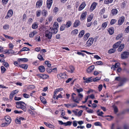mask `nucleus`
<instances>
[{
  "instance_id": "obj_4",
  "label": "nucleus",
  "mask_w": 129,
  "mask_h": 129,
  "mask_svg": "<svg viewBox=\"0 0 129 129\" xmlns=\"http://www.w3.org/2000/svg\"><path fill=\"white\" fill-rule=\"evenodd\" d=\"M129 55V52L124 51L121 54V57L122 59H125L128 57Z\"/></svg>"
},
{
  "instance_id": "obj_57",
  "label": "nucleus",
  "mask_w": 129,
  "mask_h": 129,
  "mask_svg": "<svg viewBox=\"0 0 129 129\" xmlns=\"http://www.w3.org/2000/svg\"><path fill=\"white\" fill-rule=\"evenodd\" d=\"M120 66V64L119 63H117L114 64V67L116 68H118Z\"/></svg>"
},
{
  "instance_id": "obj_43",
  "label": "nucleus",
  "mask_w": 129,
  "mask_h": 129,
  "mask_svg": "<svg viewBox=\"0 0 129 129\" xmlns=\"http://www.w3.org/2000/svg\"><path fill=\"white\" fill-rule=\"evenodd\" d=\"M76 90L77 91V92L78 93V94L81 93H80V92H82L83 90V88H80L79 89H76Z\"/></svg>"
},
{
  "instance_id": "obj_33",
  "label": "nucleus",
  "mask_w": 129,
  "mask_h": 129,
  "mask_svg": "<svg viewBox=\"0 0 129 129\" xmlns=\"http://www.w3.org/2000/svg\"><path fill=\"white\" fill-rule=\"evenodd\" d=\"M107 22H105L103 23L102 25V29H104L106 27L107 25Z\"/></svg>"
},
{
  "instance_id": "obj_9",
  "label": "nucleus",
  "mask_w": 129,
  "mask_h": 129,
  "mask_svg": "<svg viewBox=\"0 0 129 129\" xmlns=\"http://www.w3.org/2000/svg\"><path fill=\"white\" fill-rule=\"evenodd\" d=\"M42 0H39L36 3V7L37 8H40L42 5L43 3Z\"/></svg>"
},
{
  "instance_id": "obj_49",
  "label": "nucleus",
  "mask_w": 129,
  "mask_h": 129,
  "mask_svg": "<svg viewBox=\"0 0 129 129\" xmlns=\"http://www.w3.org/2000/svg\"><path fill=\"white\" fill-rule=\"evenodd\" d=\"M7 13L10 17H11L13 14L12 10L11 9L10 10L8 11Z\"/></svg>"
},
{
  "instance_id": "obj_44",
  "label": "nucleus",
  "mask_w": 129,
  "mask_h": 129,
  "mask_svg": "<svg viewBox=\"0 0 129 129\" xmlns=\"http://www.w3.org/2000/svg\"><path fill=\"white\" fill-rule=\"evenodd\" d=\"M113 0H105L104 3L106 4H108L112 2Z\"/></svg>"
},
{
  "instance_id": "obj_21",
  "label": "nucleus",
  "mask_w": 129,
  "mask_h": 129,
  "mask_svg": "<svg viewBox=\"0 0 129 129\" xmlns=\"http://www.w3.org/2000/svg\"><path fill=\"white\" fill-rule=\"evenodd\" d=\"M124 47V44H123L121 45L117 49V50L119 52H121L122 50Z\"/></svg>"
},
{
  "instance_id": "obj_51",
  "label": "nucleus",
  "mask_w": 129,
  "mask_h": 129,
  "mask_svg": "<svg viewBox=\"0 0 129 129\" xmlns=\"http://www.w3.org/2000/svg\"><path fill=\"white\" fill-rule=\"evenodd\" d=\"M91 77L87 78L86 80L84 81V82L88 83L89 82H92V80L91 78Z\"/></svg>"
},
{
  "instance_id": "obj_32",
  "label": "nucleus",
  "mask_w": 129,
  "mask_h": 129,
  "mask_svg": "<svg viewBox=\"0 0 129 129\" xmlns=\"http://www.w3.org/2000/svg\"><path fill=\"white\" fill-rule=\"evenodd\" d=\"M93 16L92 15H91L89 16L87 18V22H89L91 21L93 18Z\"/></svg>"
},
{
  "instance_id": "obj_24",
  "label": "nucleus",
  "mask_w": 129,
  "mask_h": 129,
  "mask_svg": "<svg viewBox=\"0 0 129 129\" xmlns=\"http://www.w3.org/2000/svg\"><path fill=\"white\" fill-rule=\"evenodd\" d=\"M111 13L113 15H115L117 13L118 11L116 9H114L111 10Z\"/></svg>"
},
{
  "instance_id": "obj_3",
  "label": "nucleus",
  "mask_w": 129,
  "mask_h": 129,
  "mask_svg": "<svg viewBox=\"0 0 129 129\" xmlns=\"http://www.w3.org/2000/svg\"><path fill=\"white\" fill-rule=\"evenodd\" d=\"M45 36L48 39H51L52 36V34L51 32V28H49L48 29L46 30L45 31Z\"/></svg>"
},
{
  "instance_id": "obj_30",
  "label": "nucleus",
  "mask_w": 129,
  "mask_h": 129,
  "mask_svg": "<svg viewBox=\"0 0 129 129\" xmlns=\"http://www.w3.org/2000/svg\"><path fill=\"white\" fill-rule=\"evenodd\" d=\"M28 61V59L26 58H18V62H20L21 61L26 62Z\"/></svg>"
},
{
  "instance_id": "obj_12",
  "label": "nucleus",
  "mask_w": 129,
  "mask_h": 129,
  "mask_svg": "<svg viewBox=\"0 0 129 129\" xmlns=\"http://www.w3.org/2000/svg\"><path fill=\"white\" fill-rule=\"evenodd\" d=\"M110 35H111L113 34L114 33V28L113 27H111L107 29Z\"/></svg>"
},
{
  "instance_id": "obj_62",
  "label": "nucleus",
  "mask_w": 129,
  "mask_h": 129,
  "mask_svg": "<svg viewBox=\"0 0 129 129\" xmlns=\"http://www.w3.org/2000/svg\"><path fill=\"white\" fill-rule=\"evenodd\" d=\"M46 71L48 73H50L52 72V70L50 69V68H47L46 69Z\"/></svg>"
},
{
  "instance_id": "obj_37",
  "label": "nucleus",
  "mask_w": 129,
  "mask_h": 129,
  "mask_svg": "<svg viewBox=\"0 0 129 129\" xmlns=\"http://www.w3.org/2000/svg\"><path fill=\"white\" fill-rule=\"evenodd\" d=\"M30 49L26 47H24L21 50L20 52L24 51H29Z\"/></svg>"
},
{
  "instance_id": "obj_48",
  "label": "nucleus",
  "mask_w": 129,
  "mask_h": 129,
  "mask_svg": "<svg viewBox=\"0 0 129 129\" xmlns=\"http://www.w3.org/2000/svg\"><path fill=\"white\" fill-rule=\"evenodd\" d=\"M116 20L115 19H112L110 22V24L111 25L114 24L116 22Z\"/></svg>"
},
{
  "instance_id": "obj_39",
  "label": "nucleus",
  "mask_w": 129,
  "mask_h": 129,
  "mask_svg": "<svg viewBox=\"0 0 129 129\" xmlns=\"http://www.w3.org/2000/svg\"><path fill=\"white\" fill-rule=\"evenodd\" d=\"M69 68L71 70L70 72L71 73H73L75 70L74 67L73 66H70L69 67Z\"/></svg>"
},
{
  "instance_id": "obj_54",
  "label": "nucleus",
  "mask_w": 129,
  "mask_h": 129,
  "mask_svg": "<svg viewBox=\"0 0 129 129\" xmlns=\"http://www.w3.org/2000/svg\"><path fill=\"white\" fill-rule=\"evenodd\" d=\"M114 109V111L115 113H116L118 112V109L117 107L116 106H114L113 107Z\"/></svg>"
},
{
  "instance_id": "obj_1",
  "label": "nucleus",
  "mask_w": 129,
  "mask_h": 129,
  "mask_svg": "<svg viewBox=\"0 0 129 129\" xmlns=\"http://www.w3.org/2000/svg\"><path fill=\"white\" fill-rule=\"evenodd\" d=\"M74 95H76V94L74 93H72V99L74 102L77 103H79V102L82 100L83 97V94L81 93L78 94L77 97H75Z\"/></svg>"
},
{
  "instance_id": "obj_56",
  "label": "nucleus",
  "mask_w": 129,
  "mask_h": 129,
  "mask_svg": "<svg viewBox=\"0 0 129 129\" xmlns=\"http://www.w3.org/2000/svg\"><path fill=\"white\" fill-rule=\"evenodd\" d=\"M9 123H4L1 124V126L2 127H5L7 126L9 124Z\"/></svg>"
},
{
  "instance_id": "obj_45",
  "label": "nucleus",
  "mask_w": 129,
  "mask_h": 129,
  "mask_svg": "<svg viewBox=\"0 0 129 129\" xmlns=\"http://www.w3.org/2000/svg\"><path fill=\"white\" fill-rule=\"evenodd\" d=\"M9 28V26L8 24L4 25L3 26V28L5 30H7Z\"/></svg>"
},
{
  "instance_id": "obj_18",
  "label": "nucleus",
  "mask_w": 129,
  "mask_h": 129,
  "mask_svg": "<svg viewBox=\"0 0 129 129\" xmlns=\"http://www.w3.org/2000/svg\"><path fill=\"white\" fill-rule=\"evenodd\" d=\"M44 123L47 127L49 128H53L54 127V126L53 125L49 123L44 122Z\"/></svg>"
},
{
  "instance_id": "obj_29",
  "label": "nucleus",
  "mask_w": 129,
  "mask_h": 129,
  "mask_svg": "<svg viewBox=\"0 0 129 129\" xmlns=\"http://www.w3.org/2000/svg\"><path fill=\"white\" fill-rule=\"evenodd\" d=\"M90 36V34L89 33H87L84 36V39L85 41L87 40L88 39Z\"/></svg>"
},
{
  "instance_id": "obj_36",
  "label": "nucleus",
  "mask_w": 129,
  "mask_h": 129,
  "mask_svg": "<svg viewBox=\"0 0 129 129\" xmlns=\"http://www.w3.org/2000/svg\"><path fill=\"white\" fill-rule=\"evenodd\" d=\"M93 63L95 65L97 64L98 65H102L103 64V62L101 61H97L96 62H94Z\"/></svg>"
},
{
  "instance_id": "obj_6",
  "label": "nucleus",
  "mask_w": 129,
  "mask_h": 129,
  "mask_svg": "<svg viewBox=\"0 0 129 129\" xmlns=\"http://www.w3.org/2000/svg\"><path fill=\"white\" fill-rule=\"evenodd\" d=\"M94 39L93 38H89L86 42V45L87 46L90 47L93 44Z\"/></svg>"
},
{
  "instance_id": "obj_63",
  "label": "nucleus",
  "mask_w": 129,
  "mask_h": 129,
  "mask_svg": "<svg viewBox=\"0 0 129 129\" xmlns=\"http://www.w3.org/2000/svg\"><path fill=\"white\" fill-rule=\"evenodd\" d=\"M8 0H2V2L3 5L6 4L8 2Z\"/></svg>"
},
{
  "instance_id": "obj_8",
  "label": "nucleus",
  "mask_w": 129,
  "mask_h": 129,
  "mask_svg": "<svg viewBox=\"0 0 129 129\" xmlns=\"http://www.w3.org/2000/svg\"><path fill=\"white\" fill-rule=\"evenodd\" d=\"M124 17L123 16L120 17L118 21V24L119 25H121L124 22Z\"/></svg>"
},
{
  "instance_id": "obj_34",
  "label": "nucleus",
  "mask_w": 129,
  "mask_h": 129,
  "mask_svg": "<svg viewBox=\"0 0 129 129\" xmlns=\"http://www.w3.org/2000/svg\"><path fill=\"white\" fill-rule=\"evenodd\" d=\"M116 49L114 48L111 49L108 51V53L109 54H111L115 52L116 51Z\"/></svg>"
},
{
  "instance_id": "obj_28",
  "label": "nucleus",
  "mask_w": 129,
  "mask_h": 129,
  "mask_svg": "<svg viewBox=\"0 0 129 129\" xmlns=\"http://www.w3.org/2000/svg\"><path fill=\"white\" fill-rule=\"evenodd\" d=\"M72 22L71 21L69 20L67 22L65 26L67 28H68L70 27L71 25Z\"/></svg>"
},
{
  "instance_id": "obj_31",
  "label": "nucleus",
  "mask_w": 129,
  "mask_h": 129,
  "mask_svg": "<svg viewBox=\"0 0 129 129\" xmlns=\"http://www.w3.org/2000/svg\"><path fill=\"white\" fill-rule=\"evenodd\" d=\"M84 33L85 31L84 30H82L81 31L78 35L79 37L80 38L82 37L84 35Z\"/></svg>"
},
{
  "instance_id": "obj_38",
  "label": "nucleus",
  "mask_w": 129,
  "mask_h": 129,
  "mask_svg": "<svg viewBox=\"0 0 129 129\" xmlns=\"http://www.w3.org/2000/svg\"><path fill=\"white\" fill-rule=\"evenodd\" d=\"M37 57L40 60V61H43L44 60V59L43 58L42 56L40 54H38V55Z\"/></svg>"
},
{
  "instance_id": "obj_46",
  "label": "nucleus",
  "mask_w": 129,
  "mask_h": 129,
  "mask_svg": "<svg viewBox=\"0 0 129 129\" xmlns=\"http://www.w3.org/2000/svg\"><path fill=\"white\" fill-rule=\"evenodd\" d=\"M18 92V90L16 89L13 90L11 93H12V94L14 95L15 94L17 93Z\"/></svg>"
},
{
  "instance_id": "obj_55",
  "label": "nucleus",
  "mask_w": 129,
  "mask_h": 129,
  "mask_svg": "<svg viewBox=\"0 0 129 129\" xmlns=\"http://www.w3.org/2000/svg\"><path fill=\"white\" fill-rule=\"evenodd\" d=\"M23 97L26 98H29L30 96L29 94H28L26 93H24L23 94Z\"/></svg>"
},
{
  "instance_id": "obj_17",
  "label": "nucleus",
  "mask_w": 129,
  "mask_h": 129,
  "mask_svg": "<svg viewBox=\"0 0 129 129\" xmlns=\"http://www.w3.org/2000/svg\"><path fill=\"white\" fill-rule=\"evenodd\" d=\"M38 69L40 72L42 73L44 72L45 70L44 67L42 65L39 66V67Z\"/></svg>"
},
{
  "instance_id": "obj_41",
  "label": "nucleus",
  "mask_w": 129,
  "mask_h": 129,
  "mask_svg": "<svg viewBox=\"0 0 129 129\" xmlns=\"http://www.w3.org/2000/svg\"><path fill=\"white\" fill-rule=\"evenodd\" d=\"M1 73L3 74L5 72L6 69L4 66H2L1 67Z\"/></svg>"
},
{
  "instance_id": "obj_15",
  "label": "nucleus",
  "mask_w": 129,
  "mask_h": 129,
  "mask_svg": "<svg viewBox=\"0 0 129 129\" xmlns=\"http://www.w3.org/2000/svg\"><path fill=\"white\" fill-rule=\"evenodd\" d=\"M121 43V41H119L114 44L113 46V48L115 49L118 48Z\"/></svg>"
},
{
  "instance_id": "obj_25",
  "label": "nucleus",
  "mask_w": 129,
  "mask_h": 129,
  "mask_svg": "<svg viewBox=\"0 0 129 129\" xmlns=\"http://www.w3.org/2000/svg\"><path fill=\"white\" fill-rule=\"evenodd\" d=\"M50 28H51V32H52V34L53 33L54 34H56L58 31L57 29L55 28H53V27H51Z\"/></svg>"
},
{
  "instance_id": "obj_2",
  "label": "nucleus",
  "mask_w": 129,
  "mask_h": 129,
  "mask_svg": "<svg viewBox=\"0 0 129 129\" xmlns=\"http://www.w3.org/2000/svg\"><path fill=\"white\" fill-rule=\"evenodd\" d=\"M16 107L18 109H21L25 112L26 111L25 104L22 101L17 102L16 103Z\"/></svg>"
},
{
  "instance_id": "obj_10",
  "label": "nucleus",
  "mask_w": 129,
  "mask_h": 129,
  "mask_svg": "<svg viewBox=\"0 0 129 129\" xmlns=\"http://www.w3.org/2000/svg\"><path fill=\"white\" fill-rule=\"evenodd\" d=\"M87 14V12L86 11H85L83 13L81 16L80 18V20L82 21L84 20Z\"/></svg>"
},
{
  "instance_id": "obj_59",
  "label": "nucleus",
  "mask_w": 129,
  "mask_h": 129,
  "mask_svg": "<svg viewBox=\"0 0 129 129\" xmlns=\"http://www.w3.org/2000/svg\"><path fill=\"white\" fill-rule=\"evenodd\" d=\"M102 87L103 86L102 84H100L99 85L98 88L99 91H100L102 90Z\"/></svg>"
},
{
  "instance_id": "obj_7",
  "label": "nucleus",
  "mask_w": 129,
  "mask_h": 129,
  "mask_svg": "<svg viewBox=\"0 0 129 129\" xmlns=\"http://www.w3.org/2000/svg\"><path fill=\"white\" fill-rule=\"evenodd\" d=\"M94 66L93 65L90 66L86 70V72L88 74L91 73L94 69Z\"/></svg>"
},
{
  "instance_id": "obj_27",
  "label": "nucleus",
  "mask_w": 129,
  "mask_h": 129,
  "mask_svg": "<svg viewBox=\"0 0 129 129\" xmlns=\"http://www.w3.org/2000/svg\"><path fill=\"white\" fill-rule=\"evenodd\" d=\"M100 109H98L96 112V113L98 115L101 116L103 117H104V116L103 115V114H104L103 112L102 111H101L100 112Z\"/></svg>"
},
{
  "instance_id": "obj_19",
  "label": "nucleus",
  "mask_w": 129,
  "mask_h": 129,
  "mask_svg": "<svg viewBox=\"0 0 129 129\" xmlns=\"http://www.w3.org/2000/svg\"><path fill=\"white\" fill-rule=\"evenodd\" d=\"M38 33L36 30H34L33 31L30 33L29 35V37L30 38H33L35 35L37 34Z\"/></svg>"
},
{
  "instance_id": "obj_5",
  "label": "nucleus",
  "mask_w": 129,
  "mask_h": 129,
  "mask_svg": "<svg viewBox=\"0 0 129 129\" xmlns=\"http://www.w3.org/2000/svg\"><path fill=\"white\" fill-rule=\"evenodd\" d=\"M57 78L60 79H66L67 78L68 76L65 73H61L57 75Z\"/></svg>"
},
{
  "instance_id": "obj_60",
  "label": "nucleus",
  "mask_w": 129,
  "mask_h": 129,
  "mask_svg": "<svg viewBox=\"0 0 129 129\" xmlns=\"http://www.w3.org/2000/svg\"><path fill=\"white\" fill-rule=\"evenodd\" d=\"M100 77H96V78H94L93 79V81L94 82H96L97 81L99 80L100 79Z\"/></svg>"
},
{
  "instance_id": "obj_53",
  "label": "nucleus",
  "mask_w": 129,
  "mask_h": 129,
  "mask_svg": "<svg viewBox=\"0 0 129 129\" xmlns=\"http://www.w3.org/2000/svg\"><path fill=\"white\" fill-rule=\"evenodd\" d=\"M63 89L61 88H60L56 89L54 91L55 92L57 93V92H59L62 90Z\"/></svg>"
},
{
  "instance_id": "obj_61",
  "label": "nucleus",
  "mask_w": 129,
  "mask_h": 129,
  "mask_svg": "<svg viewBox=\"0 0 129 129\" xmlns=\"http://www.w3.org/2000/svg\"><path fill=\"white\" fill-rule=\"evenodd\" d=\"M41 11L40 10L37 11V12L36 15L37 17H39L40 15V13Z\"/></svg>"
},
{
  "instance_id": "obj_58",
  "label": "nucleus",
  "mask_w": 129,
  "mask_h": 129,
  "mask_svg": "<svg viewBox=\"0 0 129 129\" xmlns=\"http://www.w3.org/2000/svg\"><path fill=\"white\" fill-rule=\"evenodd\" d=\"M3 65L4 66L6 67H9V65L8 63L7 62H4L3 63Z\"/></svg>"
},
{
  "instance_id": "obj_40",
  "label": "nucleus",
  "mask_w": 129,
  "mask_h": 129,
  "mask_svg": "<svg viewBox=\"0 0 129 129\" xmlns=\"http://www.w3.org/2000/svg\"><path fill=\"white\" fill-rule=\"evenodd\" d=\"M97 4L95 2H93L91 4L90 8H95Z\"/></svg>"
},
{
  "instance_id": "obj_35",
  "label": "nucleus",
  "mask_w": 129,
  "mask_h": 129,
  "mask_svg": "<svg viewBox=\"0 0 129 129\" xmlns=\"http://www.w3.org/2000/svg\"><path fill=\"white\" fill-rule=\"evenodd\" d=\"M38 25L36 22H35L32 26V28L33 29H35L38 28Z\"/></svg>"
},
{
  "instance_id": "obj_26",
  "label": "nucleus",
  "mask_w": 129,
  "mask_h": 129,
  "mask_svg": "<svg viewBox=\"0 0 129 129\" xmlns=\"http://www.w3.org/2000/svg\"><path fill=\"white\" fill-rule=\"evenodd\" d=\"M19 67L21 68H23L25 70L27 69L28 67V65L27 64L19 65Z\"/></svg>"
},
{
  "instance_id": "obj_47",
  "label": "nucleus",
  "mask_w": 129,
  "mask_h": 129,
  "mask_svg": "<svg viewBox=\"0 0 129 129\" xmlns=\"http://www.w3.org/2000/svg\"><path fill=\"white\" fill-rule=\"evenodd\" d=\"M53 26L55 28L57 29V28L58 27V24L57 22H55L54 23Z\"/></svg>"
},
{
  "instance_id": "obj_16",
  "label": "nucleus",
  "mask_w": 129,
  "mask_h": 129,
  "mask_svg": "<svg viewBox=\"0 0 129 129\" xmlns=\"http://www.w3.org/2000/svg\"><path fill=\"white\" fill-rule=\"evenodd\" d=\"M80 24V22L79 20H76L74 23L73 27H77L79 26Z\"/></svg>"
},
{
  "instance_id": "obj_52",
  "label": "nucleus",
  "mask_w": 129,
  "mask_h": 129,
  "mask_svg": "<svg viewBox=\"0 0 129 129\" xmlns=\"http://www.w3.org/2000/svg\"><path fill=\"white\" fill-rule=\"evenodd\" d=\"M42 14L43 16H46L47 14V11L45 10H43L42 11Z\"/></svg>"
},
{
  "instance_id": "obj_23",
  "label": "nucleus",
  "mask_w": 129,
  "mask_h": 129,
  "mask_svg": "<svg viewBox=\"0 0 129 129\" xmlns=\"http://www.w3.org/2000/svg\"><path fill=\"white\" fill-rule=\"evenodd\" d=\"M40 98L41 101L44 104H45L46 103V99L42 96H40Z\"/></svg>"
},
{
  "instance_id": "obj_14",
  "label": "nucleus",
  "mask_w": 129,
  "mask_h": 129,
  "mask_svg": "<svg viewBox=\"0 0 129 129\" xmlns=\"http://www.w3.org/2000/svg\"><path fill=\"white\" fill-rule=\"evenodd\" d=\"M39 77L43 79H46L48 78L49 77L48 75L46 74H41Z\"/></svg>"
},
{
  "instance_id": "obj_20",
  "label": "nucleus",
  "mask_w": 129,
  "mask_h": 129,
  "mask_svg": "<svg viewBox=\"0 0 129 129\" xmlns=\"http://www.w3.org/2000/svg\"><path fill=\"white\" fill-rule=\"evenodd\" d=\"M52 2V0H48L47 1V6L48 8H50L51 7Z\"/></svg>"
},
{
  "instance_id": "obj_13",
  "label": "nucleus",
  "mask_w": 129,
  "mask_h": 129,
  "mask_svg": "<svg viewBox=\"0 0 129 129\" xmlns=\"http://www.w3.org/2000/svg\"><path fill=\"white\" fill-rule=\"evenodd\" d=\"M6 121L8 123L10 124L11 121V119L10 117L9 116H6L5 117Z\"/></svg>"
},
{
  "instance_id": "obj_42",
  "label": "nucleus",
  "mask_w": 129,
  "mask_h": 129,
  "mask_svg": "<svg viewBox=\"0 0 129 129\" xmlns=\"http://www.w3.org/2000/svg\"><path fill=\"white\" fill-rule=\"evenodd\" d=\"M86 5L85 2H83L80 5L79 8H84Z\"/></svg>"
},
{
  "instance_id": "obj_22",
  "label": "nucleus",
  "mask_w": 129,
  "mask_h": 129,
  "mask_svg": "<svg viewBox=\"0 0 129 129\" xmlns=\"http://www.w3.org/2000/svg\"><path fill=\"white\" fill-rule=\"evenodd\" d=\"M78 32V29H76L72 30L71 32V34L72 35H76L77 34Z\"/></svg>"
},
{
  "instance_id": "obj_50",
  "label": "nucleus",
  "mask_w": 129,
  "mask_h": 129,
  "mask_svg": "<svg viewBox=\"0 0 129 129\" xmlns=\"http://www.w3.org/2000/svg\"><path fill=\"white\" fill-rule=\"evenodd\" d=\"M66 27L65 24L62 25L60 27V30L61 31H63L64 29Z\"/></svg>"
},
{
  "instance_id": "obj_11",
  "label": "nucleus",
  "mask_w": 129,
  "mask_h": 129,
  "mask_svg": "<svg viewBox=\"0 0 129 129\" xmlns=\"http://www.w3.org/2000/svg\"><path fill=\"white\" fill-rule=\"evenodd\" d=\"M127 79L125 78H123L121 79L119 81H120V82L118 84L119 86H122L124 83L127 81Z\"/></svg>"
},
{
  "instance_id": "obj_64",
  "label": "nucleus",
  "mask_w": 129,
  "mask_h": 129,
  "mask_svg": "<svg viewBox=\"0 0 129 129\" xmlns=\"http://www.w3.org/2000/svg\"><path fill=\"white\" fill-rule=\"evenodd\" d=\"M26 19V15L25 14H24L22 18V20L23 21H25Z\"/></svg>"
}]
</instances>
